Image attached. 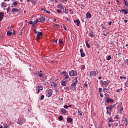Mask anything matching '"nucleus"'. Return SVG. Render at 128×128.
I'll list each match as a JSON object with an SVG mask.
<instances>
[{
    "label": "nucleus",
    "mask_w": 128,
    "mask_h": 128,
    "mask_svg": "<svg viewBox=\"0 0 128 128\" xmlns=\"http://www.w3.org/2000/svg\"><path fill=\"white\" fill-rule=\"evenodd\" d=\"M89 36L90 38H94V32L90 31Z\"/></svg>",
    "instance_id": "a211bd4d"
},
{
    "label": "nucleus",
    "mask_w": 128,
    "mask_h": 128,
    "mask_svg": "<svg viewBox=\"0 0 128 128\" xmlns=\"http://www.w3.org/2000/svg\"><path fill=\"white\" fill-rule=\"evenodd\" d=\"M34 32L36 34H37L36 37V40L37 42H38L39 40H40V38H42V32H40L38 31H37L36 29V28L34 29Z\"/></svg>",
    "instance_id": "f257e3e1"
},
{
    "label": "nucleus",
    "mask_w": 128,
    "mask_h": 128,
    "mask_svg": "<svg viewBox=\"0 0 128 128\" xmlns=\"http://www.w3.org/2000/svg\"><path fill=\"white\" fill-rule=\"evenodd\" d=\"M100 82L102 84V86H108V84H110V82H108L106 81H102L100 80Z\"/></svg>",
    "instance_id": "39448f33"
},
{
    "label": "nucleus",
    "mask_w": 128,
    "mask_h": 128,
    "mask_svg": "<svg viewBox=\"0 0 128 128\" xmlns=\"http://www.w3.org/2000/svg\"><path fill=\"white\" fill-rule=\"evenodd\" d=\"M64 108H68V106L67 105H65L64 106Z\"/></svg>",
    "instance_id": "e2e57ef3"
},
{
    "label": "nucleus",
    "mask_w": 128,
    "mask_h": 128,
    "mask_svg": "<svg viewBox=\"0 0 128 128\" xmlns=\"http://www.w3.org/2000/svg\"><path fill=\"white\" fill-rule=\"evenodd\" d=\"M120 78L121 80H122V78H124V80H126V76H120Z\"/></svg>",
    "instance_id": "79ce46f5"
},
{
    "label": "nucleus",
    "mask_w": 128,
    "mask_h": 128,
    "mask_svg": "<svg viewBox=\"0 0 128 128\" xmlns=\"http://www.w3.org/2000/svg\"><path fill=\"white\" fill-rule=\"evenodd\" d=\"M54 42H58V39H54Z\"/></svg>",
    "instance_id": "338daca9"
},
{
    "label": "nucleus",
    "mask_w": 128,
    "mask_h": 128,
    "mask_svg": "<svg viewBox=\"0 0 128 128\" xmlns=\"http://www.w3.org/2000/svg\"><path fill=\"white\" fill-rule=\"evenodd\" d=\"M76 83L73 82L72 85L71 86H76Z\"/></svg>",
    "instance_id": "864d4df0"
},
{
    "label": "nucleus",
    "mask_w": 128,
    "mask_h": 128,
    "mask_svg": "<svg viewBox=\"0 0 128 128\" xmlns=\"http://www.w3.org/2000/svg\"><path fill=\"white\" fill-rule=\"evenodd\" d=\"M121 12H124V14H128V10H126V9L122 10Z\"/></svg>",
    "instance_id": "6ab92c4d"
},
{
    "label": "nucleus",
    "mask_w": 128,
    "mask_h": 128,
    "mask_svg": "<svg viewBox=\"0 0 128 128\" xmlns=\"http://www.w3.org/2000/svg\"><path fill=\"white\" fill-rule=\"evenodd\" d=\"M101 26L102 30L106 28V26H104L103 24H102Z\"/></svg>",
    "instance_id": "3c124183"
},
{
    "label": "nucleus",
    "mask_w": 128,
    "mask_h": 128,
    "mask_svg": "<svg viewBox=\"0 0 128 128\" xmlns=\"http://www.w3.org/2000/svg\"><path fill=\"white\" fill-rule=\"evenodd\" d=\"M108 122H114V120L112 118H110L108 119Z\"/></svg>",
    "instance_id": "cd10ccee"
},
{
    "label": "nucleus",
    "mask_w": 128,
    "mask_h": 128,
    "mask_svg": "<svg viewBox=\"0 0 128 128\" xmlns=\"http://www.w3.org/2000/svg\"><path fill=\"white\" fill-rule=\"evenodd\" d=\"M4 14L3 12H0V22L2 20V18H4Z\"/></svg>",
    "instance_id": "f8f14e48"
},
{
    "label": "nucleus",
    "mask_w": 128,
    "mask_h": 128,
    "mask_svg": "<svg viewBox=\"0 0 128 128\" xmlns=\"http://www.w3.org/2000/svg\"><path fill=\"white\" fill-rule=\"evenodd\" d=\"M80 53L82 58H84V56H86V53L84 52V49L80 48Z\"/></svg>",
    "instance_id": "1a4fd4ad"
},
{
    "label": "nucleus",
    "mask_w": 128,
    "mask_h": 128,
    "mask_svg": "<svg viewBox=\"0 0 128 128\" xmlns=\"http://www.w3.org/2000/svg\"><path fill=\"white\" fill-rule=\"evenodd\" d=\"M81 70H86V66L84 65H82L81 66Z\"/></svg>",
    "instance_id": "e433bc0d"
},
{
    "label": "nucleus",
    "mask_w": 128,
    "mask_h": 128,
    "mask_svg": "<svg viewBox=\"0 0 128 128\" xmlns=\"http://www.w3.org/2000/svg\"><path fill=\"white\" fill-rule=\"evenodd\" d=\"M6 10L7 12H10V7H8V8H6Z\"/></svg>",
    "instance_id": "de8ad7c7"
},
{
    "label": "nucleus",
    "mask_w": 128,
    "mask_h": 128,
    "mask_svg": "<svg viewBox=\"0 0 128 128\" xmlns=\"http://www.w3.org/2000/svg\"><path fill=\"white\" fill-rule=\"evenodd\" d=\"M104 92H108V89L106 88H104Z\"/></svg>",
    "instance_id": "ea45409f"
},
{
    "label": "nucleus",
    "mask_w": 128,
    "mask_h": 128,
    "mask_svg": "<svg viewBox=\"0 0 128 128\" xmlns=\"http://www.w3.org/2000/svg\"><path fill=\"white\" fill-rule=\"evenodd\" d=\"M96 76V71L90 72V76Z\"/></svg>",
    "instance_id": "9b49d317"
},
{
    "label": "nucleus",
    "mask_w": 128,
    "mask_h": 128,
    "mask_svg": "<svg viewBox=\"0 0 128 128\" xmlns=\"http://www.w3.org/2000/svg\"><path fill=\"white\" fill-rule=\"evenodd\" d=\"M67 122H70V123L72 122V119L70 118H68Z\"/></svg>",
    "instance_id": "5701e85b"
},
{
    "label": "nucleus",
    "mask_w": 128,
    "mask_h": 128,
    "mask_svg": "<svg viewBox=\"0 0 128 128\" xmlns=\"http://www.w3.org/2000/svg\"><path fill=\"white\" fill-rule=\"evenodd\" d=\"M36 88L39 90H44V88H42V86H38Z\"/></svg>",
    "instance_id": "bb28decb"
},
{
    "label": "nucleus",
    "mask_w": 128,
    "mask_h": 128,
    "mask_svg": "<svg viewBox=\"0 0 128 128\" xmlns=\"http://www.w3.org/2000/svg\"><path fill=\"white\" fill-rule=\"evenodd\" d=\"M123 4H124L126 6H128V1H126V0H124Z\"/></svg>",
    "instance_id": "c85d7f7f"
},
{
    "label": "nucleus",
    "mask_w": 128,
    "mask_h": 128,
    "mask_svg": "<svg viewBox=\"0 0 128 128\" xmlns=\"http://www.w3.org/2000/svg\"><path fill=\"white\" fill-rule=\"evenodd\" d=\"M44 96L42 95L40 98V100H44Z\"/></svg>",
    "instance_id": "37998d69"
},
{
    "label": "nucleus",
    "mask_w": 128,
    "mask_h": 128,
    "mask_svg": "<svg viewBox=\"0 0 128 128\" xmlns=\"http://www.w3.org/2000/svg\"><path fill=\"white\" fill-rule=\"evenodd\" d=\"M120 89H118V90H116V92H120Z\"/></svg>",
    "instance_id": "0e129e2a"
},
{
    "label": "nucleus",
    "mask_w": 128,
    "mask_h": 128,
    "mask_svg": "<svg viewBox=\"0 0 128 128\" xmlns=\"http://www.w3.org/2000/svg\"><path fill=\"white\" fill-rule=\"evenodd\" d=\"M57 8H59L60 10H64V5H62V4H60L57 6Z\"/></svg>",
    "instance_id": "6e6552de"
},
{
    "label": "nucleus",
    "mask_w": 128,
    "mask_h": 128,
    "mask_svg": "<svg viewBox=\"0 0 128 128\" xmlns=\"http://www.w3.org/2000/svg\"><path fill=\"white\" fill-rule=\"evenodd\" d=\"M24 122H26V119L22 118H18L17 122L18 124H20V126H22V124H23Z\"/></svg>",
    "instance_id": "20e7f679"
},
{
    "label": "nucleus",
    "mask_w": 128,
    "mask_h": 128,
    "mask_svg": "<svg viewBox=\"0 0 128 128\" xmlns=\"http://www.w3.org/2000/svg\"><path fill=\"white\" fill-rule=\"evenodd\" d=\"M61 74H63L64 76H66V74H68V72H66V71H63L61 73Z\"/></svg>",
    "instance_id": "c756f323"
},
{
    "label": "nucleus",
    "mask_w": 128,
    "mask_h": 128,
    "mask_svg": "<svg viewBox=\"0 0 128 128\" xmlns=\"http://www.w3.org/2000/svg\"><path fill=\"white\" fill-rule=\"evenodd\" d=\"M56 12H58V14H62V12L60 10H58Z\"/></svg>",
    "instance_id": "49530a36"
},
{
    "label": "nucleus",
    "mask_w": 128,
    "mask_h": 128,
    "mask_svg": "<svg viewBox=\"0 0 128 128\" xmlns=\"http://www.w3.org/2000/svg\"><path fill=\"white\" fill-rule=\"evenodd\" d=\"M86 46L87 48H90V44H88V41L86 40Z\"/></svg>",
    "instance_id": "b1692460"
},
{
    "label": "nucleus",
    "mask_w": 128,
    "mask_h": 128,
    "mask_svg": "<svg viewBox=\"0 0 128 128\" xmlns=\"http://www.w3.org/2000/svg\"><path fill=\"white\" fill-rule=\"evenodd\" d=\"M42 10H44V12H46V8H42Z\"/></svg>",
    "instance_id": "bf43d9fd"
},
{
    "label": "nucleus",
    "mask_w": 128,
    "mask_h": 128,
    "mask_svg": "<svg viewBox=\"0 0 128 128\" xmlns=\"http://www.w3.org/2000/svg\"><path fill=\"white\" fill-rule=\"evenodd\" d=\"M46 14H50V11H48V10H46Z\"/></svg>",
    "instance_id": "5fc2aeb1"
},
{
    "label": "nucleus",
    "mask_w": 128,
    "mask_h": 128,
    "mask_svg": "<svg viewBox=\"0 0 128 128\" xmlns=\"http://www.w3.org/2000/svg\"><path fill=\"white\" fill-rule=\"evenodd\" d=\"M12 32H10V31H8L7 32V36H12Z\"/></svg>",
    "instance_id": "2f4dec72"
},
{
    "label": "nucleus",
    "mask_w": 128,
    "mask_h": 128,
    "mask_svg": "<svg viewBox=\"0 0 128 128\" xmlns=\"http://www.w3.org/2000/svg\"><path fill=\"white\" fill-rule=\"evenodd\" d=\"M61 112L63 114H66V110L64 108H62L61 110Z\"/></svg>",
    "instance_id": "aec40b11"
},
{
    "label": "nucleus",
    "mask_w": 128,
    "mask_h": 128,
    "mask_svg": "<svg viewBox=\"0 0 128 128\" xmlns=\"http://www.w3.org/2000/svg\"><path fill=\"white\" fill-rule=\"evenodd\" d=\"M4 128H8V124H6V123H4Z\"/></svg>",
    "instance_id": "4c0bfd02"
},
{
    "label": "nucleus",
    "mask_w": 128,
    "mask_h": 128,
    "mask_svg": "<svg viewBox=\"0 0 128 128\" xmlns=\"http://www.w3.org/2000/svg\"><path fill=\"white\" fill-rule=\"evenodd\" d=\"M18 4V2H13V6H16V5Z\"/></svg>",
    "instance_id": "58836bf2"
},
{
    "label": "nucleus",
    "mask_w": 128,
    "mask_h": 128,
    "mask_svg": "<svg viewBox=\"0 0 128 128\" xmlns=\"http://www.w3.org/2000/svg\"><path fill=\"white\" fill-rule=\"evenodd\" d=\"M64 76V80H68V79L70 78V76L68 74H66Z\"/></svg>",
    "instance_id": "393cba45"
},
{
    "label": "nucleus",
    "mask_w": 128,
    "mask_h": 128,
    "mask_svg": "<svg viewBox=\"0 0 128 128\" xmlns=\"http://www.w3.org/2000/svg\"><path fill=\"white\" fill-rule=\"evenodd\" d=\"M64 28L65 30H68V28H66V26L64 25Z\"/></svg>",
    "instance_id": "6e6d98bb"
},
{
    "label": "nucleus",
    "mask_w": 128,
    "mask_h": 128,
    "mask_svg": "<svg viewBox=\"0 0 128 128\" xmlns=\"http://www.w3.org/2000/svg\"><path fill=\"white\" fill-rule=\"evenodd\" d=\"M98 92H99L100 94H101V93H102V88H98Z\"/></svg>",
    "instance_id": "c03bdc74"
},
{
    "label": "nucleus",
    "mask_w": 128,
    "mask_h": 128,
    "mask_svg": "<svg viewBox=\"0 0 128 128\" xmlns=\"http://www.w3.org/2000/svg\"><path fill=\"white\" fill-rule=\"evenodd\" d=\"M61 85L62 86H66V82L62 80L61 81Z\"/></svg>",
    "instance_id": "2eb2a0df"
},
{
    "label": "nucleus",
    "mask_w": 128,
    "mask_h": 128,
    "mask_svg": "<svg viewBox=\"0 0 128 128\" xmlns=\"http://www.w3.org/2000/svg\"><path fill=\"white\" fill-rule=\"evenodd\" d=\"M20 12V10L16 8H13L11 11L12 12Z\"/></svg>",
    "instance_id": "ddd939ff"
},
{
    "label": "nucleus",
    "mask_w": 128,
    "mask_h": 128,
    "mask_svg": "<svg viewBox=\"0 0 128 128\" xmlns=\"http://www.w3.org/2000/svg\"><path fill=\"white\" fill-rule=\"evenodd\" d=\"M116 104H113L110 106L109 107H106L107 114H112V108H114Z\"/></svg>",
    "instance_id": "f03ea898"
},
{
    "label": "nucleus",
    "mask_w": 128,
    "mask_h": 128,
    "mask_svg": "<svg viewBox=\"0 0 128 128\" xmlns=\"http://www.w3.org/2000/svg\"><path fill=\"white\" fill-rule=\"evenodd\" d=\"M2 8H6V3L3 2L1 4Z\"/></svg>",
    "instance_id": "4be33fe9"
},
{
    "label": "nucleus",
    "mask_w": 128,
    "mask_h": 128,
    "mask_svg": "<svg viewBox=\"0 0 128 128\" xmlns=\"http://www.w3.org/2000/svg\"><path fill=\"white\" fill-rule=\"evenodd\" d=\"M38 76L39 78H42V76H44V74L40 72H38Z\"/></svg>",
    "instance_id": "412c9836"
},
{
    "label": "nucleus",
    "mask_w": 128,
    "mask_h": 128,
    "mask_svg": "<svg viewBox=\"0 0 128 128\" xmlns=\"http://www.w3.org/2000/svg\"><path fill=\"white\" fill-rule=\"evenodd\" d=\"M84 86L86 88H88V84H84Z\"/></svg>",
    "instance_id": "774afa93"
},
{
    "label": "nucleus",
    "mask_w": 128,
    "mask_h": 128,
    "mask_svg": "<svg viewBox=\"0 0 128 128\" xmlns=\"http://www.w3.org/2000/svg\"><path fill=\"white\" fill-rule=\"evenodd\" d=\"M107 60H112V56H109L107 58H106Z\"/></svg>",
    "instance_id": "c9c22d12"
},
{
    "label": "nucleus",
    "mask_w": 128,
    "mask_h": 128,
    "mask_svg": "<svg viewBox=\"0 0 128 128\" xmlns=\"http://www.w3.org/2000/svg\"><path fill=\"white\" fill-rule=\"evenodd\" d=\"M116 120H118V118H120V117H118V115L116 116Z\"/></svg>",
    "instance_id": "052dcab7"
},
{
    "label": "nucleus",
    "mask_w": 128,
    "mask_h": 128,
    "mask_svg": "<svg viewBox=\"0 0 128 128\" xmlns=\"http://www.w3.org/2000/svg\"><path fill=\"white\" fill-rule=\"evenodd\" d=\"M64 14H68V10L65 8Z\"/></svg>",
    "instance_id": "a18cd8bd"
},
{
    "label": "nucleus",
    "mask_w": 128,
    "mask_h": 128,
    "mask_svg": "<svg viewBox=\"0 0 128 128\" xmlns=\"http://www.w3.org/2000/svg\"><path fill=\"white\" fill-rule=\"evenodd\" d=\"M54 26H56V28H58L60 26V24H54Z\"/></svg>",
    "instance_id": "8fccbe9b"
},
{
    "label": "nucleus",
    "mask_w": 128,
    "mask_h": 128,
    "mask_svg": "<svg viewBox=\"0 0 128 128\" xmlns=\"http://www.w3.org/2000/svg\"><path fill=\"white\" fill-rule=\"evenodd\" d=\"M58 43L60 44H64V40H58Z\"/></svg>",
    "instance_id": "7c9ffc66"
},
{
    "label": "nucleus",
    "mask_w": 128,
    "mask_h": 128,
    "mask_svg": "<svg viewBox=\"0 0 128 128\" xmlns=\"http://www.w3.org/2000/svg\"><path fill=\"white\" fill-rule=\"evenodd\" d=\"M52 84L54 88H56L57 85L56 84V82H53Z\"/></svg>",
    "instance_id": "f704fd0d"
},
{
    "label": "nucleus",
    "mask_w": 128,
    "mask_h": 128,
    "mask_svg": "<svg viewBox=\"0 0 128 128\" xmlns=\"http://www.w3.org/2000/svg\"><path fill=\"white\" fill-rule=\"evenodd\" d=\"M74 84H78V77H76V78H75V79L74 80Z\"/></svg>",
    "instance_id": "72a5a7b5"
},
{
    "label": "nucleus",
    "mask_w": 128,
    "mask_h": 128,
    "mask_svg": "<svg viewBox=\"0 0 128 128\" xmlns=\"http://www.w3.org/2000/svg\"><path fill=\"white\" fill-rule=\"evenodd\" d=\"M78 114L79 116H82V112L80 111V108L78 110Z\"/></svg>",
    "instance_id": "a878e982"
},
{
    "label": "nucleus",
    "mask_w": 128,
    "mask_h": 128,
    "mask_svg": "<svg viewBox=\"0 0 128 128\" xmlns=\"http://www.w3.org/2000/svg\"><path fill=\"white\" fill-rule=\"evenodd\" d=\"M16 34V30H14L13 32H12V34L14 35V34Z\"/></svg>",
    "instance_id": "4d7b16f0"
},
{
    "label": "nucleus",
    "mask_w": 128,
    "mask_h": 128,
    "mask_svg": "<svg viewBox=\"0 0 128 128\" xmlns=\"http://www.w3.org/2000/svg\"><path fill=\"white\" fill-rule=\"evenodd\" d=\"M58 119L60 120H64V117H62V116H58Z\"/></svg>",
    "instance_id": "473e14b6"
},
{
    "label": "nucleus",
    "mask_w": 128,
    "mask_h": 128,
    "mask_svg": "<svg viewBox=\"0 0 128 128\" xmlns=\"http://www.w3.org/2000/svg\"><path fill=\"white\" fill-rule=\"evenodd\" d=\"M38 20L40 22H44L46 21V18L44 16H42L38 19Z\"/></svg>",
    "instance_id": "9d476101"
},
{
    "label": "nucleus",
    "mask_w": 128,
    "mask_h": 128,
    "mask_svg": "<svg viewBox=\"0 0 128 128\" xmlns=\"http://www.w3.org/2000/svg\"><path fill=\"white\" fill-rule=\"evenodd\" d=\"M74 22H75V24L77 23L76 26H80V20L78 19L76 20H74Z\"/></svg>",
    "instance_id": "dca6fc26"
},
{
    "label": "nucleus",
    "mask_w": 128,
    "mask_h": 128,
    "mask_svg": "<svg viewBox=\"0 0 128 128\" xmlns=\"http://www.w3.org/2000/svg\"><path fill=\"white\" fill-rule=\"evenodd\" d=\"M38 20L36 19V20L32 22L31 21L30 22V24H32V26H36V24H38Z\"/></svg>",
    "instance_id": "423d86ee"
},
{
    "label": "nucleus",
    "mask_w": 128,
    "mask_h": 128,
    "mask_svg": "<svg viewBox=\"0 0 128 128\" xmlns=\"http://www.w3.org/2000/svg\"><path fill=\"white\" fill-rule=\"evenodd\" d=\"M128 22V20H124V22L126 24V22Z\"/></svg>",
    "instance_id": "69168bd1"
},
{
    "label": "nucleus",
    "mask_w": 128,
    "mask_h": 128,
    "mask_svg": "<svg viewBox=\"0 0 128 128\" xmlns=\"http://www.w3.org/2000/svg\"><path fill=\"white\" fill-rule=\"evenodd\" d=\"M108 32H106L105 33H103V36H108Z\"/></svg>",
    "instance_id": "a19ab883"
},
{
    "label": "nucleus",
    "mask_w": 128,
    "mask_h": 128,
    "mask_svg": "<svg viewBox=\"0 0 128 128\" xmlns=\"http://www.w3.org/2000/svg\"><path fill=\"white\" fill-rule=\"evenodd\" d=\"M55 90H56V92H60V90H58V88H55Z\"/></svg>",
    "instance_id": "13d9d810"
},
{
    "label": "nucleus",
    "mask_w": 128,
    "mask_h": 128,
    "mask_svg": "<svg viewBox=\"0 0 128 128\" xmlns=\"http://www.w3.org/2000/svg\"><path fill=\"white\" fill-rule=\"evenodd\" d=\"M64 20H67L68 22H70V19L68 17H65Z\"/></svg>",
    "instance_id": "09e8293b"
},
{
    "label": "nucleus",
    "mask_w": 128,
    "mask_h": 128,
    "mask_svg": "<svg viewBox=\"0 0 128 128\" xmlns=\"http://www.w3.org/2000/svg\"><path fill=\"white\" fill-rule=\"evenodd\" d=\"M64 88L65 90H70V87H68V86L64 87Z\"/></svg>",
    "instance_id": "603ef678"
},
{
    "label": "nucleus",
    "mask_w": 128,
    "mask_h": 128,
    "mask_svg": "<svg viewBox=\"0 0 128 128\" xmlns=\"http://www.w3.org/2000/svg\"><path fill=\"white\" fill-rule=\"evenodd\" d=\"M124 110V107H122L120 109V112H122Z\"/></svg>",
    "instance_id": "680f3d73"
},
{
    "label": "nucleus",
    "mask_w": 128,
    "mask_h": 128,
    "mask_svg": "<svg viewBox=\"0 0 128 128\" xmlns=\"http://www.w3.org/2000/svg\"><path fill=\"white\" fill-rule=\"evenodd\" d=\"M69 75L70 76H78V72L74 70H72L69 72Z\"/></svg>",
    "instance_id": "7ed1b4c3"
},
{
    "label": "nucleus",
    "mask_w": 128,
    "mask_h": 128,
    "mask_svg": "<svg viewBox=\"0 0 128 128\" xmlns=\"http://www.w3.org/2000/svg\"><path fill=\"white\" fill-rule=\"evenodd\" d=\"M114 102V99H112L110 98H108L106 100V102H107L108 104V102Z\"/></svg>",
    "instance_id": "4468645a"
},
{
    "label": "nucleus",
    "mask_w": 128,
    "mask_h": 128,
    "mask_svg": "<svg viewBox=\"0 0 128 128\" xmlns=\"http://www.w3.org/2000/svg\"><path fill=\"white\" fill-rule=\"evenodd\" d=\"M86 18H92V14L90 12H88L86 14Z\"/></svg>",
    "instance_id": "f3484780"
},
{
    "label": "nucleus",
    "mask_w": 128,
    "mask_h": 128,
    "mask_svg": "<svg viewBox=\"0 0 128 128\" xmlns=\"http://www.w3.org/2000/svg\"><path fill=\"white\" fill-rule=\"evenodd\" d=\"M52 96V90H50L46 92V96L48 98H50V96Z\"/></svg>",
    "instance_id": "0eeeda50"
}]
</instances>
